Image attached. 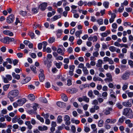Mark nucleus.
<instances>
[{"label":"nucleus","instance_id":"7c9ffc66","mask_svg":"<svg viewBox=\"0 0 133 133\" xmlns=\"http://www.w3.org/2000/svg\"><path fill=\"white\" fill-rule=\"evenodd\" d=\"M82 70L85 75H87L88 74V71L86 67H83Z\"/></svg>","mask_w":133,"mask_h":133},{"label":"nucleus","instance_id":"a18cd8bd","mask_svg":"<svg viewBox=\"0 0 133 133\" xmlns=\"http://www.w3.org/2000/svg\"><path fill=\"white\" fill-rule=\"evenodd\" d=\"M10 84H6L4 85L3 87V90L5 91H6L9 88Z\"/></svg>","mask_w":133,"mask_h":133},{"label":"nucleus","instance_id":"a878e982","mask_svg":"<svg viewBox=\"0 0 133 133\" xmlns=\"http://www.w3.org/2000/svg\"><path fill=\"white\" fill-rule=\"evenodd\" d=\"M98 63H97L96 64L97 67H101L103 63L102 60L101 59H99L98 60Z\"/></svg>","mask_w":133,"mask_h":133},{"label":"nucleus","instance_id":"bb28decb","mask_svg":"<svg viewBox=\"0 0 133 133\" xmlns=\"http://www.w3.org/2000/svg\"><path fill=\"white\" fill-rule=\"evenodd\" d=\"M63 31L61 29H58L57 31V35L58 37H59L61 35Z\"/></svg>","mask_w":133,"mask_h":133},{"label":"nucleus","instance_id":"c85d7f7f","mask_svg":"<svg viewBox=\"0 0 133 133\" xmlns=\"http://www.w3.org/2000/svg\"><path fill=\"white\" fill-rule=\"evenodd\" d=\"M82 30L78 31H76L75 33V35L77 37L79 38L80 37V35L82 34Z\"/></svg>","mask_w":133,"mask_h":133},{"label":"nucleus","instance_id":"f3484780","mask_svg":"<svg viewBox=\"0 0 133 133\" xmlns=\"http://www.w3.org/2000/svg\"><path fill=\"white\" fill-rule=\"evenodd\" d=\"M62 99L65 102L68 101V99L66 95L65 94H62L61 95Z\"/></svg>","mask_w":133,"mask_h":133},{"label":"nucleus","instance_id":"de8ad7c7","mask_svg":"<svg viewBox=\"0 0 133 133\" xmlns=\"http://www.w3.org/2000/svg\"><path fill=\"white\" fill-rule=\"evenodd\" d=\"M97 21L98 24L99 25H102L103 23V19H100L97 20Z\"/></svg>","mask_w":133,"mask_h":133},{"label":"nucleus","instance_id":"f704fd0d","mask_svg":"<svg viewBox=\"0 0 133 133\" xmlns=\"http://www.w3.org/2000/svg\"><path fill=\"white\" fill-rule=\"evenodd\" d=\"M30 68L31 70L34 73L36 74L37 73V72L36 70V68L35 66H34L33 65H31Z\"/></svg>","mask_w":133,"mask_h":133},{"label":"nucleus","instance_id":"8fccbe9b","mask_svg":"<svg viewBox=\"0 0 133 133\" xmlns=\"http://www.w3.org/2000/svg\"><path fill=\"white\" fill-rule=\"evenodd\" d=\"M28 88L30 90H34L35 89V87L32 84L29 85L28 86Z\"/></svg>","mask_w":133,"mask_h":133},{"label":"nucleus","instance_id":"423d86ee","mask_svg":"<svg viewBox=\"0 0 133 133\" xmlns=\"http://www.w3.org/2000/svg\"><path fill=\"white\" fill-rule=\"evenodd\" d=\"M70 118L69 116L66 115L65 116L64 120L65 122V124L66 125H69L70 124Z\"/></svg>","mask_w":133,"mask_h":133},{"label":"nucleus","instance_id":"aec40b11","mask_svg":"<svg viewBox=\"0 0 133 133\" xmlns=\"http://www.w3.org/2000/svg\"><path fill=\"white\" fill-rule=\"evenodd\" d=\"M39 77L40 81L42 82L45 79V76L44 74L40 73L39 75Z\"/></svg>","mask_w":133,"mask_h":133},{"label":"nucleus","instance_id":"3c124183","mask_svg":"<svg viewBox=\"0 0 133 133\" xmlns=\"http://www.w3.org/2000/svg\"><path fill=\"white\" fill-rule=\"evenodd\" d=\"M129 64L131 68H133V61L131 60H129L128 61Z\"/></svg>","mask_w":133,"mask_h":133},{"label":"nucleus","instance_id":"b1692460","mask_svg":"<svg viewBox=\"0 0 133 133\" xmlns=\"http://www.w3.org/2000/svg\"><path fill=\"white\" fill-rule=\"evenodd\" d=\"M28 97L29 99L31 101H34L35 99V97L33 94L29 95Z\"/></svg>","mask_w":133,"mask_h":133},{"label":"nucleus","instance_id":"c9c22d12","mask_svg":"<svg viewBox=\"0 0 133 133\" xmlns=\"http://www.w3.org/2000/svg\"><path fill=\"white\" fill-rule=\"evenodd\" d=\"M116 48L113 46H110L109 48V50L112 52H114L116 51Z\"/></svg>","mask_w":133,"mask_h":133},{"label":"nucleus","instance_id":"f03ea898","mask_svg":"<svg viewBox=\"0 0 133 133\" xmlns=\"http://www.w3.org/2000/svg\"><path fill=\"white\" fill-rule=\"evenodd\" d=\"M107 78L104 79V81L106 83H109L113 81L112 76L109 72H108L106 74Z\"/></svg>","mask_w":133,"mask_h":133},{"label":"nucleus","instance_id":"f257e3e1","mask_svg":"<svg viewBox=\"0 0 133 133\" xmlns=\"http://www.w3.org/2000/svg\"><path fill=\"white\" fill-rule=\"evenodd\" d=\"M123 114L128 117L130 118H133V112L131 109L130 108L125 109L123 112Z\"/></svg>","mask_w":133,"mask_h":133},{"label":"nucleus","instance_id":"69168bd1","mask_svg":"<svg viewBox=\"0 0 133 133\" xmlns=\"http://www.w3.org/2000/svg\"><path fill=\"white\" fill-rule=\"evenodd\" d=\"M98 104V101L96 99H95L93 100L92 103V104L95 105H97Z\"/></svg>","mask_w":133,"mask_h":133},{"label":"nucleus","instance_id":"5fc2aeb1","mask_svg":"<svg viewBox=\"0 0 133 133\" xmlns=\"http://www.w3.org/2000/svg\"><path fill=\"white\" fill-rule=\"evenodd\" d=\"M71 130L73 133L75 132L76 131V129L74 125H72L71 127Z\"/></svg>","mask_w":133,"mask_h":133},{"label":"nucleus","instance_id":"58836bf2","mask_svg":"<svg viewBox=\"0 0 133 133\" xmlns=\"http://www.w3.org/2000/svg\"><path fill=\"white\" fill-rule=\"evenodd\" d=\"M116 17V16H114V15L112 16H111V17L109 19V22L110 23H111L113 22L114 21L115 18Z\"/></svg>","mask_w":133,"mask_h":133},{"label":"nucleus","instance_id":"2f4dec72","mask_svg":"<svg viewBox=\"0 0 133 133\" xmlns=\"http://www.w3.org/2000/svg\"><path fill=\"white\" fill-rule=\"evenodd\" d=\"M19 118H18L17 116H15L12 118V121L13 123H16L18 122Z\"/></svg>","mask_w":133,"mask_h":133},{"label":"nucleus","instance_id":"864d4df0","mask_svg":"<svg viewBox=\"0 0 133 133\" xmlns=\"http://www.w3.org/2000/svg\"><path fill=\"white\" fill-rule=\"evenodd\" d=\"M128 84L126 83L125 84L123 85L122 87V89L123 90H126L128 88Z\"/></svg>","mask_w":133,"mask_h":133},{"label":"nucleus","instance_id":"c756f323","mask_svg":"<svg viewBox=\"0 0 133 133\" xmlns=\"http://www.w3.org/2000/svg\"><path fill=\"white\" fill-rule=\"evenodd\" d=\"M104 123L102 119L100 120L98 122V126L100 127H103Z\"/></svg>","mask_w":133,"mask_h":133},{"label":"nucleus","instance_id":"412c9836","mask_svg":"<svg viewBox=\"0 0 133 133\" xmlns=\"http://www.w3.org/2000/svg\"><path fill=\"white\" fill-rule=\"evenodd\" d=\"M125 122L126 124H128V126L129 128H131L133 127V124L131 123V121L130 120H126Z\"/></svg>","mask_w":133,"mask_h":133},{"label":"nucleus","instance_id":"72a5a7b5","mask_svg":"<svg viewBox=\"0 0 133 133\" xmlns=\"http://www.w3.org/2000/svg\"><path fill=\"white\" fill-rule=\"evenodd\" d=\"M57 53L59 54H62V55H63L64 54V52H63V50L60 48H58L57 50Z\"/></svg>","mask_w":133,"mask_h":133},{"label":"nucleus","instance_id":"e433bc0d","mask_svg":"<svg viewBox=\"0 0 133 133\" xmlns=\"http://www.w3.org/2000/svg\"><path fill=\"white\" fill-rule=\"evenodd\" d=\"M88 95L89 97L91 98H92L93 96H94V97L95 96H93V95L92 91L91 90H90L88 91Z\"/></svg>","mask_w":133,"mask_h":133},{"label":"nucleus","instance_id":"774afa93","mask_svg":"<svg viewBox=\"0 0 133 133\" xmlns=\"http://www.w3.org/2000/svg\"><path fill=\"white\" fill-rule=\"evenodd\" d=\"M1 103L2 105L4 106L6 105L7 104V102L5 100L2 101Z\"/></svg>","mask_w":133,"mask_h":133},{"label":"nucleus","instance_id":"4468645a","mask_svg":"<svg viewBox=\"0 0 133 133\" xmlns=\"http://www.w3.org/2000/svg\"><path fill=\"white\" fill-rule=\"evenodd\" d=\"M112 109L111 108H109L106 109L104 111V112L105 114L108 115L110 114V111H112Z\"/></svg>","mask_w":133,"mask_h":133},{"label":"nucleus","instance_id":"9b49d317","mask_svg":"<svg viewBox=\"0 0 133 133\" xmlns=\"http://www.w3.org/2000/svg\"><path fill=\"white\" fill-rule=\"evenodd\" d=\"M9 37H6L4 38L3 39H0V41L3 43L5 44H9Z\"/></svg>","mask_w":133,"mask_h":133},{"label":"nucleus","instance_id":"6e6552de","mask_svg":"<svg viewBox=\"0 0 133 133\" xmlns=\"http://www.w3.org/2000/svg\"><path fill=\"white\" fill-rule=\"evenodd\" d=\"M78 91V90L75 88H73L67 89V91L68 93L71 94L75 93Z\"/></svg>","mask_w":133,"mask_h":133},{"label":"nucleus","instance_id":"0e129e2a","mask_svg":"<svg viewBox=\"0 0 133 133\" xmlns=\"http://www.w3.org/2000/svg\"><path fill=\"white\" fill-rule=\"evenodd\" d=\"M18 123L20 125L24 123L23 121L20 118H19V119L18 121Z\"/></svg>","mask_w":133,"mask_h":133},{"label":"nucleus","instance_id":"39448f33","mask_svg":"<svg viewBox=\"0 0 133 133\" xmlns=\"http://www.w3.org/2000/svg\"><path fill=\"white\" fill-rule=\"evenodd\" d=\"M130 75V73L129 72H126L122 75L121 78L123 80H126L129 78Z\"/></svg>","mask_w":133,"mask_h":133},{"label":"nucleus","instance_id":"e2e57ef3","mask_svg":"<svg viewBox=\"0 0 133 133\" xmlns=\"http://www.w3.org/2000/svg\"><path fill=\"white\" fill-rule=\"evenodd\" d=\"M6 126V125L5 123H0V128H4Z\"/></svg>","mask_w":133,"mask_h":133},{"label":"nucleus","instance_id":"f8f14e48","mask_svg":"<svg viewBox=\"0 0 133 133\" xmlns=\"http://www.w3.org/2000/svg\"><path fill=\"white\" fill-rule=\"evenodd\" d=\"M25 124L27 126L28 129L31 130L32 128V126L30 122L29 121H27L25 122Z\"/></svg>","mask_w":133,"mask_h":133},{"label":"nucleus","instance_id":"ddd939ff","mask_svg":"<svg viewBox=\"0 0 133 133\" xmlns=\"http://www.w3.org/2000/svg\"><path fill=\"white\" fill-rule=\"evenodd\" d=\"M3 33L4 35H9L10 36H12L13 34L12 32L9 30H5L3 31Z\"/></svg>","mask_w":133,"mask_h":133},{"label":"nucleus","instance_id":"473e14b6","mask_svg":"<svg viewBox=\"0 0 133 133\" xmlns=\"http://www.w3.org/2000/svg\"><path fill=\"white\" fill-rule=\"evenodd\" d=\"M83 101L86 103H88L89 101V99L86 96H83Z\"/></svg>","mask_w":133,"mask_h":133},{"label":"nucleus","instance_id":"2eb2a0df","mask_svg":"<svg viewBox=\"0 0 133 133\" xmlns=\"http://www.w3.org/2000/svg\"><path fill=\"white\" fill-rule=\"evenodd\" d=\"M88 41H93V42H96L97 40V37L96 36L92 37H90L88 39Z\"/></svg>","mask_w":133,"mask_h":133},{"label":"nucleus","instance_id":"5701e85b","mask_svg":"<svg viewBox=\"0 0 133 133\" xmlns=\"http://www.w3.org/2000/svg\"><path fill=\"white\" fill-rule=\"evenodd\" d=\"M87 87H89V85L88 84H83L79 86V88L81 90H82L83 89Z\"/></svg>","mask_w":133,"mask_h":133},{"label":"nucleus","instance_id":"a211bd4d","mask_svg":"<svg viewBox=\"0 0 133 133\" xmlns=\"http://www.w3.org/2000/svg\"><path fill=\"white\" fill-rule=\"evenodd\" d=\"M30 77H26L25 79L22 80L21 83L23 84H25L28 82L30 80Z\"/></svg>","mask_w":133,"mask_h":133},{"label":"nucleus","instance_id":"79ce46f5","mask_svg":"<svg viewBox=\"0 0 133 133\" xmlns=\"http://www.w3.org/2000/svg\"><path fill=\"white\" fill-rule=\"evenodd\" d=\"M109 3L108 2H105L103 3V5L106 8H108Z\"/></svg>","mask_w":133,"mask_h":133},{"label":"nucleus","instance_id":"bf43d9fd","mask_svg":"<svg viewBox=\"0 0 133 133\" xmlns=\"http://www.w3.org/2000/svg\"><path fill=\"white\" fill-rule=\"evenodd\" d=\"M73 51V49L71 47H70L67 49V51L69 53H71Z\"/></svg>","mask_w":133,"mask_h":133},{"label":"nucleus","instance_id":"603ef678","mask_svg":"<svg viewBox=\"0 0 133 133\" xmlns=\"http://www.w3.org/2000/svg\"><path fill=\"white\" fill-rule=\"evenodd\" d=\"M62 62H59L58 63H56L55 64L57 68H61V66L62 65Z\"/></svg>","mask_w":133,"mask_h":133},{"label":"nucleus","instance_id":"9d476101","mask_svg":"<svg viewBox=\"0 0 133 133\" xmlns=\"http://www.w3.org/2000/svg\"><path fill=\"white\" fill-rule=\"evenodd\" d=\"M57 105L58 106L61 108H64L66 106L65 103L61 102H57Z\"/></svg>","mask_w":133,"mask_h":133},{"label":"nucleus","instance_id":"ea45409f","mask_svg":"<svg viewBox=\"0 0 133 133\" xmlns=\"http://www.w3.org/2000/svg\"><path fill=\"white\" fill-rule=\"evenodd\" d=\"M43 51L45 52L46 51V46L47 45V43L46 42L44 41L43 42Z\"/></svg>","mask_w":133,"mask_h":133},{"label":"nucleus","instance_id":"680f3d73","mask_svg":"<svg viewBox=\"0 0 133 133\" xmlns=\"http://www.w3.org/2000/svg\"><path fill=\"white\" fill-rule=\"evenodd\" d=\"M124 10L123 6L122 4H121V7L119 8L118 9V11L119 12H122L123 10Z\"/></svg>","mask_w":133,"mask_h":133},{"label":"nucleus","instance_id":"338daca9","mask_svg":"<svg viewBox=\"0 0 133 133\" xmlns=\"http://www.w3.org/2000/svg\"><path fill=\"white\" fill-rule=\"evenodd\" d=\"M6 77L8 80L10 81L12 79V77L10 75H6Z\"/></svg>","mask_w":133,"mask_h":133},{"label":"nucleus","instance_id":"c03bdc74","mask_svg":"<svg viewBox=\"0 0 133 133\" xmlns=\"http://www.w3.org/2000/svg\"><path fill=\"white\" fill-rule=\"evenodd\" d=\"M96 4V3L95 1H93L92 2H89L88 3L87 5L89 6H90L92 5H95Z\"/></svg>","mask_w":133,"mask_h":133},{"label":"nucleus","instance_id":"393cba45","mask_svg":"<svg viewBox=\"0 0 133 133\" xmlns=\"http://www.w3.org/2000/svg\"><path fill=\"white\" fill-rule=\"evenodd\" d=\"M12 75L17 80H19L20 78V76L18 74H16L14 72L12 73Z\"/></svg>","mask_w":133,"mask_h":133},{"label":"nucleus","instance_id":"49530a36","mask_svg":"<svg viewBox=\"0 0 133 133\" xmlns=\"http://www.w3.org/2000/svg\"><path fill=\"white\" fill-rule=\"evenodd\" d=\"M55 41V38L54 37L50 38L49 39V43H52Z\"/></svg>","mask_w":133,"mask_h":133},{"label":"nucleus","instance_id":"4c0bfd02","mask_svg":"<svg viewBox=\"0 0 133 133\" xmlns=\"http://www.w3.org/2000/svg\"><path fill=\"white\" fill-rule=\"evenodd\" d=\"M63 120L62 116H58L57 118V122L58 123H60Z\"/></svg>","mask_w":133,"mask_h":133},{"label":"nucleus","instance_id":"0eeeda50","mask_svg":"<svg viewBox=\"0 0 133 133\" xmlns=\"http://www.w3.org/2000/svg\"><path fill=\"white\" fill-rule=\"evenodd\" d=\"M47 6V3L44 2L41 4L39 6V8L42 11L44 10L46 8Z\"/></svg>","mask_w":133,"mask_h":133},{"label":"nucleus","instance_id":"4be33fe9","mask_svg":"<svg viewBox=\"0 0 133 133\" xmlns=\"http://www.w3.org/2000/svg\"><path fill=\"white\" fill-rule=\"evenodd\" d=\"M93 80L95 81H101V82H103V81L102 79L101 78L98 77H94L93 78Z\"/></svg>","mask_w":133,"mask_h":133},{"label":"nucleus","instance_id":"6e6d98bb","mask_svg":"<svg viewBox=\"0 0 133 133\" xmlns=\"http://www.w3.org/2000/svg\"><path fill=\"white\" fill-rule=\"evenodd\" d=\"M38 105L36 103H35L34 104L33 108L34 109L35 111H36L37 109V107H38Z\"/></svg>","mask_w":133,"mask_h":133},{"label":"nucleus","instance_id":"6ab92c4d","mask_svg":"<svg viewBox=\"0 0 133 133\" xmlns=\"http://www.w3.org/2000/svg\"><path fill=\"white\" fill-rule=\"evenodd\" d=\"M122 105L127 107H130L131 106V103L128 102H123Z\"/></svg>","mask_w":133,"mask_h":133},{"label":"nucleus","instance_id":"09e8293b","mask_svg":"<svg viewBox=\"0 0 133 133\" xmlns=\"http://www.w3.org/2000/svg\"><path fill=\"white\" fill-rule=\"evenodd\" d=\"M120 46L121 48H123V47H124L125 48H128V45L126 44H124L123 43H122L120 44Z\"/></svg>","mask_w":133,"mask_h":133},{"label":"nucleus","instance_id":"dca6fc26","mask_svg":"<svg viewBox=\"0 0 133 133\" xmlns=\"http://www.w3.org/2000/svg\"><path fill=\"white\" fill-rule=\"evenodd\" d=\"M38 128L39 130L42 131L46 130L48 129L47 127L45 125H44L43 127L39 126Z\"/></svg>","mask_w":133,"mask_h":133},{"label":"nucleus","instance_id":"4d7b16f0","mask_svg":"<svg viewBox=\"0 0 133 133\" xmlns=\"http://www.w3.org/2000/svg\"><path fill=\"white\" fill-rule=\"evenodd\" d=\"M8 97L10 99V100L11 102H13L14 101V98H15V97H12L10 95L8 94Z\"/></svg>","mask_w":133,"mask_h":133},{"label":"nucleus","instance_id":"cd10ccee","mask_svg":"<svg viewBox=\"0 0 133 133\" xmlns=\"http://www.w3.org/2000/svg\"><path fill=\"white\" fill-rule=\"evenodd\" d=\"M61 17L59 15H56L54 16L53 18L51 19V20L52 21H54L57 20L58 19L60 18Z\"/></svg>","mask_w":133,"mask_h":133},{"label":"nucleus","instance_id":"13d9d810","mask_svg":"<svg viewBox=\"0 0 133 133\" xmlns=\"http://www.w3.org/2000/svg\"><path fill=\"white\" fill-rule=\"evenodd\" d=\"M32 11L33 13L36 14L38 12V10L35 8H33L32 9Z\"/></svg>","mask_w":133,"mask_h":133},{"label":"nucleus","instance_id":"1a4fd4ad","mask_svg":"<svg viewBox=\"0 0 133 133\" xmlns=\"http://www.w3.org/2000/svg\"><path fill=\"white\" fill-rule=\"evenodd\" d=\"M26 99L25 98H23L19 99L17 101L18 103L19 106H22L26 102Z\"/></svg>","mask_w":133,"mask_h":133},{"label":"nucleus","instance_id":"7ed1b4c3","mask_svg":"<svg viewBox=\"0 0 133 133\" xmlns=\"http://www.w3.org/2000/svg\"><path fill=\"white\" fill-rule=\"evenodd\" d=\"M19 92L17 90H13L10 91L8 94L12 97H15L18 96L19 95Z\"/></svg>","mask_w":133,"mask_h":133},{"label":"nucleus","instance_id":"052dcab7","mask_svg":"<svg viewBox=\"0 0 133 133\" xmlns=\"http://www.w3.org/2000/svg\"><path fill=\"white\" fill-rule=\"evenodd\" d=\"M29 34L32 39H33L34 38L35 34L34 33L30 32L29 33Z\"/></svg>","mask_w":133,"mask_h":133},{"label":"nucleus","instance_id":"a19ab883","mask_svg":"<svg viewBox=\"0 0 133 133\" xmlns=\"http://www.w3.org/2000/svg\"><path fill=\"white\" fill-rule=\"evenodd\" d=\"M84 128V131L85 132L87 133L90 131V129L89 127L85 126Z\"/></svg>","mask_w":133,"mask_h":133},{"label":"nucleus","instance_id":"20e7f679","mask_svg":"<svg viewBox=\"0 0 133 133\" xmlns=\"http://www.w3.org/2000/svg\"><path fill=\"white\" fill-rule=\"evenodd\" d=\"M15 19V17L14 15L11 14L6 19V22L8 23H12Z\"/></svg>","mask_w":133,"mask_h":133},{"label":"nucleus","instance_id":"37998d69","mask_svg":"<svg viewBox=\"0 0 133 133\" xmlns=\"http://www.w3.org/2000/svg\"><path fill=\"white\" fill-rule=\"evenodd\" d=\"M126 119L125 117L122 116L121 118H120L118 120V122L120 123H122L124 121V119Z\"/></svg>","mask_w":133,"mask_h":133}]
</instances>
